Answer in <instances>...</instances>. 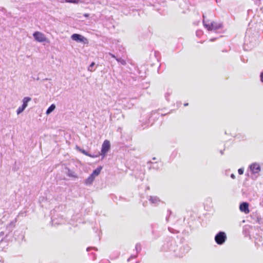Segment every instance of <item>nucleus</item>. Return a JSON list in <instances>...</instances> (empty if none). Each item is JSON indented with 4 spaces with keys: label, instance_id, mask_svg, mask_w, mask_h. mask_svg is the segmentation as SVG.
<instances>
[{
    "label": "nucleus",
    "instance_id": "nucleus-15",
    "mask_svg": "<svg viewBox=\"0 0 263 263\" xmlns=\"http://www.w3.org/2000/svg\"><path fill=\"white\" fill-rule=\"evenodd\" d=\"M95 65V62H92L90 65L88 67L87 70L89 71H95L94 66Z\"/></svg>",
    "mask_w": 263,
    "mask_h": 263
},
{
    "label": "nucleus",
    "instance_id": "nucleus-9",
    "mask_svg": "<svg viewBox=\"0 0 263 263\" xmlns=\"http://www.w3.org/2000/svg\"><path fill=\"white\" fill-rule=\"evenodd\" d=\"M239 210L245 214H248L250 212L249 204L247 202L241 203L239 205Z\"/></svg>",
    "mask_w": 263,
    "mask_h": 263
},
{
    "label": "nucleus",
    "instance_id": "nucleus-18",
    "mask_svg": "<svg viewBox=\"0 0 263 263\" xmlns=\"http://www.w3.org/2000/svg\"><path fill=\"white\" fill-rule=\"evenodd\" d=\"M238 172L239 174L242 175L243 173V168L238 169Z\"/></svg>",
    "mask_w": 263,
    "mask_h": 263
},
{
    "label": "nucleus",
    "instance_id": "nucleus-13",
    "mask_svg": "<svg viewBox=\"0 0 263 263\" xmlns=\"http://www.w3.org/2000/svg\"><path fill=\"white\" fill-rule=\"evenodd\" d=\"M66 1L67 3H72L74 4H79L83 3L82 0H66Z\"/></svg>",
    "mask_w": 263,
    "mask_h": 263
},
{
    "label": "nucleus",
    "instance_id": "nucleus-11",
    "mask_svg": "<svg viewBox=\"0 0 263 263\" xmlns=\"http://www.w3.org/2000/svg\"><path fill=\"white\" fill-rule=\"evenodd\" d=\"M149 201L151 203L155 205H158L160 202V200L156 196H152L149 198Z\"/></svg>",
    "mask_w": 263,
    "mask_h": 263
},
{
    "label": "nucleus",
    "instance_id": "nucleus-7",
    "mask_svg": "<svg viewBox=\"0 0 263 263\" xmlns=\"http://www.w3.org/2000/svg\"><path fill=\"white\" fill-rule=\"evenodd\" d=\"M249 168L253 174H258L260 171V165L257 163L252 164Z\"/></svg>",
    "mask_w": 263,
    "mask_h": 263
},
{
    "label": "nucleus",
    "instance_id": "nucleus-16",
    "mask_svg": "<svg viewBox=\"0 0 263 263\" xmlns=\"http://www.w3.org/2000/svg\"><path fill=\"white\" fill-rule=\"evenodd\" d=\"M116 61L123 65H125L126 64V62L125 60H124V59H123L122 58H116Z\"/></svg>",
    "mask_w": 263,
    "mask_h": 263
},
{
    "label": "nucleus",
    "instance_id": "nucleus-24",
    "mask_svg": "<svg viewBox=\"0 0 263 263\" xmlns=\"http://www.w3.org/2000/svg\"><path fill=\"white\" fill-rule=\"evenodd\" d=\"M231 177L233 179H235V175L233 174H231Z\"/></svg>",
    "mask_w": 263,
    "mask_h": 263
},
{
    "label": "nucleus",
    "instance_id": "nucleus-6",
    "mask_svg": "<svg viewBox=\"0 0 263 263\" xmlns=\"http://www.w3.org/2000/svg\"><path fill=\"white\" fill-rule=\"evenodd\" d=\"M110 147L109 141L108 140H105L102 144L101 148V155L103 156V157H105L106 154L108 152Z\"/></svg>",
    "mask_w": 263,
    "mask_h": 263
},
{
    "label": "nucleus",
    "instance_id": "nucleus-20",
    "mask_svg": "<svg viewBox=\"0 0 263 263\" xmlns=\"http://www.w3.org/2000/svg\"><path fill=\"white\" fill-rule=\"evenodd\" d=\"M109 55H110L112 58L115 59L116 60V58H117L114 54H113L111 53H109Z\"/></svg>",
    "mask_w": 263,
    "mask_h": 263
},
{
    "label": "nucleus",
    "instance_id": "nucleus-17",
    "mask_svg": "<svg viewBox=\"0 0 263 263\" xmlns=\"http://www.w3.org/2000/svg\"><path fill=\"white\" fill-rule=\"evenodd\" d=\"M222 27V24L221 23H218L215 26V29H219Z\"/></svg>",
    "mask_w": 263,
    "mask_h": 263
},
{
    "label": "nucleus",
    "instance_id": "nucleus-1",
    "mask_svg": "<svg viewBox=\"0 0 263 263\" xmlns=\"http://www.w3.org/2000/svg\"><path fill=\"white\" fill-rule=\"evenodd\" d=\"M102 170V166H99L92 172V173L84 180V184L86 185H91L96 178L98 177Z\"/></svg>",
    "mask_w": 263,
    "mask_h": 263
},
{
    "label": "nucleus",
    "instance_id": "nucleus-5",
    "mask_svg": "<svg viewBox=\"0 0 263 263\" xmlns=\"http://www.w3.org/2000/svg\"><path fill=\"white\" fill-rule=\"evenodd\" d=\"M227 238V236L225 233L221 232L218 233L215 237V240L219 244L221 245L224 242Z\"/></svg>",
    "mask_w": 263,
    "mask_h": 263
},
{
    "label": "nucleus",
    "instance_id": "nucleus-21",
    "mask_svg": "<svg viewBox=\"0 0 263 263\" xmlns=\"http://www.w3.org/2000/svg\"><path fill=\"white\" fill-rule=\"evenodd\" d=\"M59 2H60V3H67V2L66 1V0H58Z\"/></svg>",
    "mask_w": 263,
    "mask_h": 263
},
{
    "label": "nucleus",
    "instance_id": "nucleus-10",
    "mask_svg": "<svg viewBox=\"0 0 263 263\" xmlns=\"http://www.w3.org/2000/svg\"><path fill=\"white\" fill-rule=\"evenodd\" d=\"M66 173L67 175L69 177L75 179L78 178L77 173L76 172L70 170L69 168H66Z\"/></svg>",
    "mask_w": 263,
    "mask_h": 263
},
{
    "label": "nucleus",
    "instance_id": "nucleus-2",
    "mask_svg": "<svg viewBox=\"0 0 263 263\" xmlns=\"http://www.w3.org/2000/svg\"><path fill=\"white\" fill-rule=\"evenodd\" d=\"M32 35L34 41L37 42L44 44L49 43V40L43 32L35 31Z\"/></svg>",
    "mask_w": 263,
    "mask_h": 263
},
{
    "label": "nucleus",
    "instance_id": "nucleus-8",
    "mask_svg": "<svg viewBox=\"0 0 263 263\" xmlns=\"http://www.w3.org/2000/svg\"><path fill=\"white\" fill-rule=\"evenodd\" d=\"M203 24L205 28L209 31H212L213 29V24L212 21H209L204 17L203 18Z\"/></svg>",
    "mask_w": 263,
    "mask_h": 263
},
{
    "label": "nucleus",
    "instance_id": "nucleus-3",
    "mask_svg": "<svg viewBox=\"0 0 263 263\" xmlns=\"http://www.w3.org/2000/svg\"><path fill=\"white\" fill-rule=\"evenodd\" d=\"M31 98L29 97H25L22 99V105L18 107L16 110V114L17 115L21 114L24 111L26 108L28 106V103L31 101Z\"/></svg>",
    "mask_w": 263,
    "mask_h": 263
},
{
    "label": "nucleus",
    "instance_id": "nucleus-22",
    "mask_svg": "<svg viewBox=\"0 0 263 263\" xmlns=\"http://www.w3.org/2000/svg\"><path fill=\"white\" fill-rule=\"evenodd\" d=\"M260 79H261V82H263V73H261L260 74Z\"/></svg>",
    "mask_w": 263,
    "mask_h": 263
},
{
    "label": "nucleus",
    "instance_id": "nucleus-19",
    "mask_svg": "<svg viewBox=\"0 0 263 263\" xmlns=\"http://www.w3.org/2000/svg\"><path fill=\"white\" fill-rule=\"evenodd\" d=\"M76 149L77 151H79V152H81V151H82V148H81L79 146H76Z\"/></svg>",
    "mask_w": 263,
    "mask_h": 263
},
{
    "label": "nucleus",
    "instance_id": "nucleus-4",
    "mask_svg": "<svg viewBox=\"0 0 263 263\" xmlns=\"http://www.w3.org/2000/svg\"><path fill=\"white\" fill-rule=\"evenodd\" d=\"M71 39L78 43H81L84 44H87L88 43V39L81 34L74 33L71 35Z\"/></svg>",
    "mask_w": 263,
    "mask_h": 263
},
{
    "label": "nucleus",
    "instance_id": "nucleus-12",
    "mask_svg": "<svg viewBox=\"0 0 263 263\" xmlns=\"http://www.w3.org/2000/svg\"><path fill=\"white\" fill-rule=\"evenodd\" d=\"M55 108V105L54 104H52L46 110V114L49 115L51 112H52Z\"/></svg>",
    "mask_w": 263,
    "mask_h": 263
},
{
    "label": "nucleus",
    "instance_id": "nucleus-25",
    "mask_svg": "<svg viewBox=\"0 0 263 263\" xmlns=\"http://www.w3.org/2000/svg\"><path fill=\"white\" fill-rule=\"evenodd\" d=\"M137 247H138V246L137 245V246H136V249H137Z\"/></svg>",
    "mask_w": 263,
    "mask_h": 263
},
{
    "label": "nucleus",
    "instance_id": "nucleus-14",
    "mask_svg": "<svg viewBox=\"0 0 263 263\" xmlns=\"http://www.w3.org/2000/svg\"><path fill=\"white\" fill-rule=\"evenodd\" d=\"M81 153H83V154H84L85 155H86V156H89V157H91V158L97 157L99 156V155H97V156L92 155L88 153L86 151H85V150H84L83 149L81 151Z\"/></svg>",
    "mask_w": 263,
    "mask_h": 263
},
{
    "label": "nucleus",
    "instance_id": "nucleus-23",
    "mask_svg": "<svg viewBox=\"0 0 263 263\" xmlns=\"http://www.w3.org/2000/svg\"><path fill=\"white\" fill-rule=\"evenodd\" d=\"M84 15L85 17H88V16H89V14H88V13H85V14H84V15Z\"/></svg>",
    "mask_w": 263,
    "mask_h": 263
}]
</instances>
